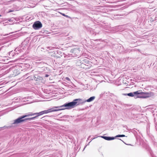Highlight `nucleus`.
<instances>
[{
	"label": "nucleus",
	"instance_id": "obj_31",
	"mask_svg": "<svg viewBox=\"0 0 157 157\" xmlns=\"http://www.w3.org/2000/svg\"><path fill=\"white\" fill-rule=\"evenodd\" d=\"M43 64V63L42 62L38 63V64Z\"/></svg>",
	"mask_w": 157,
	"mask_h": 157
},
{
	"label": "nucleus",
	"instance_id": "obj_38",
	"mask_svg": "<svg viewBox=\"0 0 157 157\" xmlns=\"http://www.w3.org/2000/svg\"><path fill=\"white\" fill-rule=\"evenodd\" d=\"M28 74H29V73H27V74H26V75H27Z\"/></svg>",
	"mask_w": 157,
	"mask_h": 157
},
{
	"label": "nucleus",
	"instance_id": "obj_26",
	"mask_svg": "<svg viewBox=\"0 0 157 157\" xmlns=\"http://www.w3.org/2000/svg\"><path fill=\"white\" fill-rule=\"evenodd\" d=\"M13 21V18H12L10 19H9L8 20V21H9L10 22H12Z\"/></svg>",
	"mask_w": 157,
	"mask_h": 157
},
{
	"label": "nucleus",
	"instance_id": "obj_3",
	"mask_svg": "<svg viewBox=\"0 0 157 157\" xmlns=\"http://www.w3.org/2000/svg\"><path fill=\"white\" fill-rule=\"evenodd\" d=\"M140 91V90L136 91V99L138 98H145L149 97L151 96V92H143Z\"/></svg>",
	"mask_w": 157,
	"mask_h": 157
},
{
	"label": "nucleus",
	"instance_id": "obj_9",
	"mask_svg": "<svg viewBox=\"0 0 157 157\" xmlns=\"http://www.w3.org/2000/svg\"><path fill=\"white\" fill-rule=\"evenodd\" d=\"M98 137H101V138L107 140H112L115 139V137H109L104 136H99Z\"/></svg>",
	"mask_w": 157,
	"mask_h": 157
},
{
	"label": "nucleus",
	"instance_id": "obj_27",
	"mask_svg": "<svg viewBox=\"0 0 157 157\" xmlns=\"http://www.w3.org/2000/svg\"><path fill=\"white\" fill-rule=\"evenodd\" d=\"M48 117V116H46L42 117L41 118H43L44 119H46V118Z\"/></svg>",
	"mask_w": 157,
	"mask_h": 157
},
{
	"label": "nucleus",
	"instance_id": "obj_14",
	"mask_svg": "<svg viewBox=\"0 0 157 157\" xmlns=\"http://www.w3.org/2000/svg\"><path fill=\"white\" fill-rule=\"evenodd\" d=\"M29 39L28 38H26L24 41L22 43V45H23L26 46H29Z\"/></svg>",
	"mask_w": 157,
	"mask_h": 157
},
{
	"label": "nucleus",
	"instance_id": "obj_22",
	"mask_svg": "<svg viewBox=\"0 0 157 157\" xmlns=\"http://www.w3.org/2000/svg\"><path fill=\"white\" fill-rule=\"evenodd\" d=\"M47 48L46 50L47 51H49V50H53L55 48V47H52L51 46L48 47H46Z\"/></svg>",
	"mask_w": 157,
	"mask_h": 157
},
{
	"label": "nucleus",
	"instance_id": "obj_28",
	"mask_svg": "<svg viewBox=\"0 0 157 157\" xmlns=\"http://www.w3.org/2000/svg\"><path fill=\"white\" fill-rule=\"evenodd\" d=\"M49 76V75H47V74H46L45 75V77H48Z\"/></svg>",
	"mask_w": 157,
	"mask_h": 157
},
{
	"label": "nucleus",
	"instance_id": "obj_19",
	"mask_svg": "<svg viewBox=\"0 0 157 157\" xmlns=\"http://www.w3.org/2000/svg\"><path fill=\"white\" fill-rule=\"evenodd\" d=\"M95 96L91 97L88 99L86 100V101L87 102H90L94 100L95 99Z\"/></svg>",
	"mask_w": 157,
	"mask_h": 157
},
{
	"label": "nucleus",
	"instance_id": "obj_2",
	"mask_svg": "<svg viewBox=\"0 0 157 157\" xmlns=\"http://www.w3.org/2000/svg\"><path fill=\"white\" fill-rule=\"evenodd\" d=\"M13 122L10 125L7 127V128H10L12 127H16L17 125L20 123L23 122H27L28 121V118L22 119L21 118L18 117L17 119L13 121Z\"/></svg>",
	"mask_w": 157,
	"mask_h": 157
},
{
	"label": "nucleus",
	"instance_id": "obj_13",
	"mask_svg": "<svg viewBox=\"0 0 157 157\" xmlns=\"http://www.w3.org/2000/svg\"><path fill=\"white\" fill-rule=\"evenodd\" d=\"M34 80L36 81L42 80L43 79V78L42 77L36 75H35L34 76Z\"/></svg>",
	"mask_w": 157,
	"mask_h": 157
},
{
	"label": "nucleus",
	"instance_id": "obj_21",
	"mask_svg": "<svg viewBox=\"0 0 157 157\" xmlns=\"http://www.w3.org/2000/svg\"><path fill=\"white\" fill-rule=\"evenodd\" d=\"M37 117H38L36 115L34 117L28 118V121L34 120L35 119L37 118Z\"/></svg>",
	"mask_w": 157,
	"mask_h": 157
},
{
	"label": "nucleus",
	"instance_id": "obj_17",
	"mask_svg": "<svg viewBox=\"0 0 157 157\" xmlns=\"http://www.w3.org/2000/svg\"><path fill=\"white\" fill-rule=\"evenodd\" d=\"M32 116V113H29L28 114L21 116L19 117L21 118L22 119H25L24 118L26 117H29V116Z\"/></svg>",
	"mask_w": 157,
	"mask_h": 157
},
{
	"label": "nucleus",
	"instance_id": "obj_8",
	"mask_svg": "<svg viewBox=\"0 0 157 157\" xmlns=\"http://www.w3.org/2000/svg\"><path fill=\"white\" fill-rule=\"evenodd\" d=\"M83 59L81 58L80 59H78L76 60V64L77 66H79L81 67L82 63H85V62L83 61Z\"/></svg>",
	"mask_w": 157,
	"mask_h": 157
},
{
	"label": "nucleus",
	"instance_id": "obj_20",
	"mask_svg": "<svg viewBox=\"0 0 157 157\" xmlns=\"http://www.w3.org/2000/svg\"><path fill=\"white\" fill-rule=\"evenodd\" d=\"M43 114H44L47 113H49L52 112L51 108L47 110H45L42 111Z\"/></svg>",
	"mask_w": 157,
	"mask_h": 157
},
{
	"label": "nucleus",
	"instance_id": "obj_25",
	"mask_svg": "<svg viewBox=\"0 0 157 157\" xmlns=\"http://www.w3.org/2000/svg\"><path fill=\"white\" fill-rule=\"evenodd\" d=\"M61 14H62L63 16H64L65 17H67V18L69 17L68 15H66L65 14H64L63 13H61Z\"/></svg>",
	"mask_w": 157,
	"mask_h": 157
},
{
	"label": "nucleus",
	"instance_id": "obj_7",
	"mask_svg": "<svg viewBox=\"0 0 157 157\" xmlns=\"http://www.w3.org/2000/svg\"><path fill=\"white\" fill-rule=\"evenodd\" d=\"M60 52L59 51H55L52 53L51 56L52 57L56 58H60L62 56V55L60 54Z\"/></svg>",
	"mask_w": 157,
	"mask_h": 157
},
{
	"label": "nucleus",
	"instance_id": "obj_24",
	"mask_svg": "<svg viewBox=\"0 0 157 157\" xmlns=\"http://www.w3.org/2000/svg\"><path fill=\"white\" fill-rule=\"evenodd\" d=\"M126 136L124 135H117L114 137H115V138L116 137H124Z\"/></svg>",
	"mask_w": 157,
	"mask_h": 157
},
{
	"label": "nucleus",
	"instance_id": "obj_29",
	"mask_svg": "<svg viewBox=\"0 0 157 157\" xmlns=\"http://www.w3.org/2000/svg\"><path fill=\"white\" fill-rule=\"evenodd\" d=\"M13 10H10L8 11V13H10L11 12H13Z\"/></svg>",
	"mask_w": 157,
	"mask_h": 157
},
{
	"label": "nucleus",
	"instance_id": "obj_30",
	"mask_svg": "<svg viewBox=\"0 0 157 157\" xmlns=\"http://www.w3.org/2000/svg\"><path fill=\"white\" fill-rule=\"evenodd\" d=\"M128 94H123V95L124 96H127Z\"/></svg>",
	"mask_w": 157,
	"mask_h": 157
},
{
	"label": "nucleus",
	"instance_id": "obj_39",
	"mask_svg": "<svg viewBox=\"0 0 157 157\" xmlns=\"http://www.w3.org/2000/svg\"><path fill=\"white\" fill-rule=\"evenodd\" d=\"M2 127L0 128V129L2 128Z\"/></svg>",
	"mask_w": 157,
	"mask_h": 157
},
{
	"label": "nucleus",
	"instance_id": "obj_10",
	"mask_svg": "<svg viewBox=\"0 0 157 157\" xmlns=\"http://www.w3.org/2000/svg\"><path fill=\"white\" fill-rule=\"evenodd\" d=\"M52 112L61 110L60 106H53L51 108Z\"/></svg>",
	"mask_w": 157,
	"mask_h": 157
},
{
	"label": "nucleus",
	"instance_id": "obj_23",
	"mask_svg": "<svg viewBox=\"0 0 157 157\" xmlns=\"http://www.w3.org/2000/svg\"><path fill=\"white\" fill-rule=\"evenodd\" d=\"M121 44H117L115 46V48L116 49V51L117 52V50H118L119 48V47H120Z\"/></svg>",
	"mask_w": 157,
	"mask_h": 157
},
{
	"label": "nucleus",
	"instance_id": "obj_35",
	"mask_svg": "<svg viewBox=\"0 0 157 157\" xmlns=\"http://www.w3.org/2000/svg\"><path fill=\"white\" fill-rule=\"evenodd\" d=\"M150 21L152 22L154 20H150Z\"/></svg>",
	"mask_w": 157,
	"mask_h": 157
},
{
	"label": "nucleus",
	"instance_id": "obj_4",
	"mask_svg": "<svg viewBox=\"0 0 157 157\" xmlns=\"http://www.w3.org/2000/svg\"><path fill=\"white\" fill-rule=\"evenodd\" d=\"M71 55L73 57L78 56L80 54V51L78 48H74L72 49L70 52Z\"/></svg>",
	"mask_w": 157,
	"mask_h": 157
},
{
	"label": "nucleus",
	"instance_id": "obj_40",
	"mask_svg": "<svg viewBox=\"0 0 157 157\" xmlns=\"http://www.w3.org/2000/svg\"><path fill=\"white\" fill-rule=\"evenodd\" d=\"M1 14H0V17L1 16Z\"/></svg>",
	"mask_w": 157,
	"mask_h": 157
},
{
	"label": "nucleus",
	"instance_id": "obj_37",
	"mask_svg": "<svg viewBox=\"0 0 157 157\" xmlns=\"http://www.w3.org/2000/svg\"><path fill=\"white\" fill-rule=\"evenodd\" d=\"M66 79H69V78H67H67H66Z\"/></svg>",
	"mask_w": 157,
	"mask_h": 157
},
{
	"label": "nucleus",
	"instance_id": "obj_33",
	"mask_svg": "<svg viewBox=\"0 0 157 157\" xmlns=\"http://www.w3.org/2000/svg\"><path fill=\"white\" fill-rule=\"evenodd\" d=\"M90 137H91V136H89L88 137V139H88V140H89V139H90Z\"/></svg>",
	"mask_w": 157,
	"mask_h": 157
},
{
	"label": "nucleus",
	"instance_id": "obj_36",
	"mask_svg": "<svg viewBox=\"0 0 157 157\" xmlns=\"http://www.w3.org/2000/svg\"><path fill=\"white\" fill-rule=\"evenodd\" d=\"M86 147V146L84 147V149H83V150H84L85 149V148Z\"/></svg>",
	"mask_w": 157,
	"mask_h": 157
},
{
	"label": "nucleus",
	"instance_id": "obj_5",
	"mask_svg": "<svg viewBox=\"0 0 157 157\" xmlns=\"http://www.w3.org/2000/svg\"><path fill=\"white\" fill-rule=\"evenodd\" d=\"M42 26V23L40 21L35 22L33 25L32 27L35 30H38Z\"/></svg>",
	"mask_w": 157,
	"mask_h": 157
},
{
	"label": "nucleus",
	"instance_id": "obj_11",
	"mask_svg": "<svg viewBox=\"0 0 157 157\" xmlns=\"http://www.w3.org/2000/svg\"><path fill=\"white\" fill-rule=\"evenodd\" d=\"M91 67V66H89L88 65L85 64L84 63H82L80 67L85 70H87L90 69Z\"/></svg>",
	"mask_w": 157,
	"mask_h": 157
},
{
	"label": "nucleus",
	"instance_id": "obj_32",
	"mask_svg": "<svg viewBox=\"0 0 157 157\" xmlns=\"http://www.w3.org/2000/svg\"><path fill=\"white\" fill-rule=\"evenodd\" d=\"M96 138V137H94V138H91V141H90L89 143H90V142H91V141L93 140V139H94Z\"/></svg>",
	"mask_w": 157,
	"mask_h": 157
},
{
	"label": "nucleus",
	"instance_id": "obj_1",
	"mask_svg": "<svg viewBox=\"0 0 157 157\" xmlns=\"http://www.w3.org/2000/svg\"><path fill=\"white\" fill-rule=\"evenodd\" d=\"M82 100L80 98L75 99L73 101L67 102L63 105L60 106L61 110L65 109H70L82 104Z\"/></svg>",
	"mask_w": 157,
	"mask_h": 157
},
{
	"label": "nucleus",
	"instance_id": "obj_34",
	"mask_svg": "<svg viewBox=\"0 0 157 157\" xmlns=\"http://www.w3.org/2000/svg\"><path fill=\"white\" fill-rule=\"evenodd\" d=\"M118 140H121V141H122L124 143V142L121 139H118Z\"/></svg>",
	"mask_w": 157,
	"mask_h": 157
},
{
	"label": "nucleus",
	"instance_id": "obj_18",
	"mask_svg": "<svg viewBox=\"0 0 157 157\" xmlns=\"http://www.w3.org/2000/svg\"><path fill=\"white\" fill-rule=\"evenodd\" d=\"M32 116L35 115H36L37 116V117H38L39 116L42 115L43 114V113H42V111L39 113H32Z\"/></svg>",
	"mask_w": 157,
	"mask_h": 157
},
{
	"label": "nucleus",
	"instance_id": "obj_12",
	"mask_svg": "<svg viewBox=\"0 0 157 157\" xmlns=\"http://www.w3.org/2000/svg\"><path fill=\"white\" fill-rule=\"evenodd\" d=\"M136 91L133 92H131L128 94L127 96L131 97H134L135 99H136Z\"/></svg>",
	"mask_w": 157,
	"mask_h": 157
},
{
	"label": "nucleus",
	"instance_id": "obj_6",
	"mask_svg": "<svg viewBox=\"0 0 157 157\" xmlns=\"http://www.w3.org/2000/svg\"><path fill=\"white\" fill-rule=\"evenodd\" d=\"M131 51L130 50H124V48L122 45H121L118 50H117V52L120 53H129Z\"/></svg>",
	"mask_w": 157,
	"mask_h": 157
},
{
	"label": "nucleus",
	"instance_id": "obj_16",
	"mask_svg": "<svg viewBox=\"0 0 157 157\" xmlns=\"http://www.w3.org/2000/svg\"><path fill=\"white\" fill-rule=\"evenodd\" d=\"M23 67H25V69H27L30 68V65L29 63H24L22 64V66Z\"/></svg>",
	"mask_w": 157,
	"mask_h": 157
},
{
	"label": "nucleus",
	"instance_id": "obj_15",
	"mask_svg": "<svg viewBox=\"0 0 157 157\" xmlns=\"http://www.w3.org/2000/svg\"><path fill=\"white\" fill-rule=\"evenodd\" d=\"M83 62H85V63H83L85 64H86L87 65H88L89 66H91L90 64V63H91V62L89 60L87 59H83Z\"/></svg>",
	"mask_w": 157,
	"mask_h": 157
}]
</instances>
